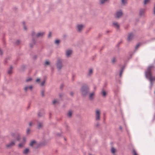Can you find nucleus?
Instances as JSON below:
<instances>
[{"label":"nucleus","mask_w":155,"mask_h":155,"mask_svg":"<svg viewBox=\"0 0 155 155\" xmlns=\"http://www.w3.org/2000/svg\"><path fill=\"white\" fill-rule=\"evenodd\" d=\"M89 88L87 85H83L80 91L82 96L83 97H85L87 96L89 92Z\"/></svg>","instance_id":"f257e3e1"},{"label":"nucleus","mask_w":155,"mask_h":155,"mask_svg":"<svg viewBox=\"0 0 155 155\" xmlns=\"http://www.w3.org/2000/svg\"><path fill=\"white\" fill-rule=\"evenodd\" d=\"M99 125V124L98 123V124H96V126L97 127H98Z\"/></svg>","instance_id":"4d7b16f0"},{"label":"nucleus","mask_w":155,"mask_h":155,"mask_svg":"<svg viewBox=\"0 0 155 155\" xmlns=\"http://www.w3.org/2000/svg\"><path fill=\"white\" fill-rule=\"evenodd\" d=\"M83 27V26L82 25H77V28H78V31H81Z\"/></svg>","instance_id":"2eb2a0df"},{"label":"nucleus","mask_w":155,"mask_h":155,"mask_svg":"<svg viewBox=\"0 0 155 155\" xmlns=\"http://www.w3.org/2000/svg\"><path fill=\"white\" fill-rule=\"evenodd\" d=\"M57 68L58 71H60L63 67L62 60L61 59H58L56 63Z\"/></svg>","instance_id":"f03ea898"},{"label":"nucleus","mask_w":155,"mask_h":155,"mask_svg":"<svg viewBox=\"0 0 155 155\" xmlns=\"http://www.w3.org/2000/svg\"><path fill=\"white\" fill-rule=\"evenodd\" d=\"M45 80H44L41 83V85L42 86H43L44 84H45Z\"/></svg>","instance_id":"e433bc0d"},{"label":"nucleus","mask_w":155,"mask_h":155,"mask_svg":"<svg viewBox=\"0 0 155 155\" xmlns=\"http://www.w3.org/2000/svg\"><path fill=\"white\" fill-rule=\"evenodd\" d=\"M29 89H30L31 90H32L33 88V87L32 86H28Z\"/></svg>","instance_id":"c03bdc74"},{"label":"nucleus","mask_w":155,"mask_h":155,"mask_svg":"<svg viewBox=\"0 0 155 155\" xmlns=\"http://www.w3.org/2000/svg\"><path fill=\"white\" fill-rule=\"evenodd\" d=\"M150 0H144V4L146 5L150 1Z\"/></svg>","instance_id":"7c9ffc66"},{"label":"nucleus","mask_w":155,"mask_h":155,"mask_svg":"<svg viewBox=\"0 0 155 155\" xmlns=\"http://www.w3.org/2000/svg\"><path fill=\"white\" fill-rule=\"evenodd\" d=\"M43 126V123L41 122H39L38 123V125L37 128L38 129H40Z\"/></svg>","instance_id":"dca6fc26"},{"label":"nucleus","mask_w":155,"mask_h":155,"mask_svg":"<svg viewBox=\"0 0 155 155\" xmlns=\"http://www.w3.org/2000/svg\"><path fill=\"white\" fill-rule=\"evenodd\" d=\"M15 144V143L14 141H12L10 143L8 144H7L6 145V146L8 148H9L11 147L12 146H14Z\"/></svg>","instance_id":"9d476101"},{"label":"nucleus","mask_w":155,"mask_h":155,"mask_svg":"<svg viewBox=\"0 0 155 155\" xmlns=\"http://www.w3.org/2000/svg\"><path fill=\"white\" fill-rule=\"evenodd\" d=\"M72 113L71 111H70L67 114L68 116L69 117H71L72 116Z\"/></svg>","instance_id":"a878e982"},{"label":"nucleus","mask_w":155,"mask_h":155,"mask_svg":"<svg viewBox=\"0 0 155 155\" xmlns=\"http://www.w3.org/2000/svg\"><path fill=\"white\" fill-rule=\"evenodd\" d=\"M110 31H109V30H108V31H106V34H107L108 33L110 32Z\"/></svg>","instance_id":"6e6d98bb"},{"label":"nucleus","mask_w":155,"mask_h":155,"mask_svg":"<svg viewBox=\"0 0 155 155\" xmlns=\"http://www.w3.org/2000/svg\"><path fill=\"white\" fill-rule=\"evenodd\" d=\"M100 113L99 110H97L96 112V120H99L100 119Z\"/></svg>","instance_id":"423d86ee"},{"label":"nucleus","mask_w":155,"mask_h":155,"mask_svg":"<svg viewBox=\"0 0 155 155\" xmlns=\"http://www.w3.org/2000/svg\"><path fill=\"white\" fill-rule=\"evenodd\" d=\"M28 87V86H26L24 87V89L25 92H26L29 89Z\"/></svg>","instance_id":"72a5a7b5"},{"label":"nucleus","mask_w":155,"mask_h":155,"mask_svg":"<svg viewBox=\"0 0 155 155\" xmlns=\"http://www.w3.org/2000/svg\"><path fill=\"white\" fill-rule=\"evenodd\" d=\"M114 155H116L115 154H114Z\"/></svg>","instance_id":"0e129e2a"},{"label":"nucleus","mask_w":155,"mask_h":155,"mask_svg":"<svg viewBox=\"0 0 155 155\" xmlns=\"http://www.w3.org/2000/svg\"><path fill=\"white\" fill-rule=\"evenodd\" d=\"M41 95L42 97L44 96V90H42L41 91Z\"/></svg>","instance_id":"c9c22d12"},{"label":"nucleus","mask_w":155,"mask_h":155,"mask_svg":"<svg viewBox=\"0 0 155 155\" xmlns=\"http://www.w3.org/2000/svg\"><path fill=\"white\" fill-rule=\"evenodd\" d=\"M32 125V123L31 122H30L29 123V126H31Z\"/></svg>","instance_id":"864d4df0"},{"label":"nucleus","mask_w":155,"mask_h":155,"mask_svg":"<svg viewBox=\"0 0 155 155\" xmlns=\"http://www.w3.org/2000/svg\"><path fill=\"white\" fill-rule=\"evenodd\" d=\"M127 0H121L122 3L123 5H124L127 2Z\"/></svg>","instance_id":"cd10ccee"},{"label":"nucleus","mask_w":155,"mask_h":155,"mask_svg":"<svg viewBox=\"0 0 155 155\" xmlns=\"http://www.w3.org/2000/svg\"><path fill=\"white\" fill-rule=\"evenodd\" d=\"M35 44H34V43H33V44H30V47L31 48H33V45H34Z\"/></svg>","instance_id":"58836bf2"},{"label":"nucleus","mask_w":155,"mask_h":155,"mask_svg":"<svg viewBox=\"0 0 155 155\" xmlns=\"http://www.w3.org/2000/svg\"><path fill=\"white\" fill-rule=\"evenodd\" d=\"M145 9H140V10L139 15L140 16H142L145 13Z\"/></svg>","instance_id":"9b49d317"},{"label":"nucleus","mask_w":155,"mask_h":155,"mask_svg":"<svg viewBox=\"0 0 155 155\" xmlns=\"http://www.w3.org/2000/svg\"><path fill=\"white\" fill-rule=\"evenodd\" d=\"M59 96L60 98H61L63 96V95L61 94H59Z\"/></svg>","instance_id":"de8ad7c7"},{"label":"nucleus","mask_w":155,"mask_h":155,"mask_svg":"<svg viewBox=\"0 0 155 155\" xmlns=\"http://www.w3.org/2000/svg\"><path fill=\"white\" fill-rule=\"evenodd\" d=\"M134 35L132 32H131L128 34L127 38V41H130L133 39Z\"/></svg>","instance_id":"39448f33"},{"label":"nucleus","mask_w":155,"mask_h":155,"mask_svg":"<svg viewBox=\"0 0 155 155\" xmlns=\"http://www.w3.org/2000/svg\"><path fill=\"white\" fill-rule=\"evenodd\" d=\"M99 35L100 36H102V35L101 34H99Z\"/></svg>","instance_id":"052dcab7"},{"label":"nucleus","mask_w":155,"mask_h":155,"mask_svg":"<svg viewBox=\"0 0 155 155\" xmlns=\"http://www.w3.org/2000/svg\"><path fill=\"white\" fill-rule=\"evenodd\" d=\"M38 116L39 117H41L42 116L41 115V113L40 112H39L38 114Z\"/></svg>","instance_id":"09e8293b"},{"label":"nucleus","mask_w":155,"mask_h":155,"mask_svg":"<svg viewBox=\"0 0 155 155\" xmlns=\"http://www.w3.org/2000/svg\"><path fill=\"white\" fill-rule=\"evenodd\" d=\"M58 101L56 100H54L53 101V104H54L56 103H57Z\"/></svg>","instance_id":"37998d69"},{"label":"nucleus","mask_w":155,"mask_h":155,"mask_svg":"<svg viewBox=\"0 0 155 155\" xmlns=\"http://www.w3.org/2000/svg\"><path fill=\"white\" fill-rule=\"evenodd\" d=\"M113 25L117 28H119V25L117 24V23L114 22L113 23Z\"/></svg>","instance_id":"f3484780"},{"label":"nucleus","mask_w":155,"mask_h":155,"mask_svg":"<svg viewBox=\"0 0 155 155\" xmlns=\"http://www.w3.org/2000/svg\"><path fill=\"white\" fill-rule=\"evenodd\" d=\"M23 24L24 25V28L25 29V30H26L27 29V28L26 27V26L25 25V22H23Z\"/></svg>","instance_id":"a18cd8bd"},{"label":"nucleus","mask_w":155,"mask_h":155,"mask_svg":"<svg viewBox=\"0 0 155 155\" xmlns=\"http://www.w3.org/2000/svg\"><path fill=\"white\" fill-rule=\"evenodd\" d=\"M11 135L12 137H14V138H15L16 140L19 141L20 140V137L19 134H17L16 137H15V134L14 133H12Z\"/></svg>","instance_id":"0eeeda50"},{"label":"nucleus","mask_w":155,"mask_h":155,"mask_svg":"<svg viewBox=\"0 0 155 155\" xmlns=\"http://www.w3.org/2000/svg\"><path fill=\"white\" fill-rule=\"evenodd\" d=\"M13 68V67L12 65H11L10 67V68L8 69V74H10L12 73V70Z\"/></svg>","instance_id":"a211bd4d"},{"label":"nucleus","mask_w":155,"mask_h":155,"mask_svg":"<svg viewBox=\"0 0 155 155\" xmlns=\"http://www.w3.org/2000/svg\"><path fill=\"white\" fill-rule=\"evenodd\" d=\"M26 138L25 137H23V143L24 144V143L25 142H26Z\"/></svg>","instance_id":"4c0bfd02"},{"label":"nucleus","mask_w":155,"mask_h":155,"mask_svg":"<svg viewBox=\"0 0 155 155\" xmlns=\"http://www.w3.org/2000/svg\"><path fill=\"white\" fill-rule=\"evenodd\" d=\"M101 94L104 97H105L107 95V93L106 91H104V89H102L101 92Z\"/></svg>","instance_id":"4468645a"},{"label":"nucleus","mask_w":155,"mask_h":155,"mask_svg":"<svg viewBox=\"0 0 155 155\" xmlns=\"http://www.w3.org/2000/svg\"><path fill=\"white\" fill-rule=\"evenodd\" d=\"M64 140H66V139L65 138H64Z\"/></svg>","instance_id":"680f3d73"},{"label":"nucleus","mask_w":155,"mask_h":155,"mask_svg":"<svg viewBox=\"0 0 155 155\" xmlns=\"http://www.w3.org/2000/svg\"><path fill=\"white\" fill-rule=\"evenodd\" d=\"M40 81V79H39V78H38L36 80V82H39V81Z\"/></svg>","instance_id":"3c124183"},{"label":"nucleus","mask_w":155,"mask_h":155,"mask_svg":"<svg viewBox=\"0 0 155 155\" xmlns=\"http://www.w3.org/2000/svg\"><path fill=\"white\" fill-rule=\"evenodd\" d=\"M50 64V62L48 61H46L45 63V65H48Z\"/></svg>","instance_id":"f704fd0d"},{"label":"nucleus","mask_w":155,"mask_h":155,"mask_svg":"<svg viewBox=\"0 0 155 155\" xmlns=\"http://www.w3.org/2000/svg\"><path fill=\"white\" fill-rule=\"evenodd\" d=\"M74 94V93L73 92H70V94L71 96H73Z\"/></svg>","instance_id":"49530a36"},{"label":"nucleus","mask_w":155,"mask_h":155,"mask_svg":"<svg viewBox=\"0 0 155 155\" xmlns=\"http://www.w3.org/2000/svg\"><path fill=\"white\" fill-rule=\"evenodd\" d=\"M116 61L115 58H114L112 60V62L113 63H114Z\"/></svg>","instance_id":"79ce46f5"},{"label":"nucleus","mask_w":155,"mask_h":155,"mask_svg":"<svg viewBox=\"0 0 155 155\" xmlns=\"http://www.w3.org/2000/svg\"><path fill=\"white\" fill-rule=\"evenodd\" d=\"M63 87H64V84H61L60 87V89L61 90H62L63 89Z\"/></svg>","instance_id":"ea45409f"},{"label":"nucleus","mask_w":155,"mask_h":155,"mask_svg":"<svg viewBox=\"0 0 155 155\" xmlns=\"http://www.w3.org/2000/svg\"><path fill=\"white\" fill-rule=\"evenodd\" d=\"M20 41L19 40H17L15 42V44L16 45H18L20 43Z\"/></svg>","instance_id":"aec40b11"},{"label":"nucleus","mask_w":155,"mask_h":155,"mask_svg":"<svg viewBox=\"0 0 155 155\" xmlns=\"http://www.w3.org/2000/svg\"><path fill=\"white\" fill-rule=\"evenodd\" d=\"M32 78H29L26 79V82H28L32 81Z\"/></svg>","instance_id":"c756f323"},{"label":"nucleus","mask_w":155,"mask_h":155,"mask_svg":"<svg viewBox=\"0 0 155 155\" xmlns=\"http://www.w3.org/2000/svg\"><path fill=\"white\" fill-rule=\"evenodd\" d=\"M133 155H138L137 153L136 150L134 149L133 150V152H132Z\"/></svg>","instance_id":"4be33fe9"},{"label":"nucleus","mask_w":155,"mask_h":155,"mask_svg":"<svg viewBox=\"0 0 155 155\" xmlns=\"http://www.w3.org/2000/svg\"><path fill=\"white\" fill-rule=\"evenodd\" d=\"M116 150L115 149L114 147H112L111 149V152L113 153L114 154Z\"/></svg>","instance_id":"5701e85b"},{"label":"nucleus","mask_w":155,"mask_h":155,"mask_svg":"<svg viewBox=\"0 0 155 155\" xmlns=\"http://www.w3.org/2000/svg\"><path fill=\"white\" fill-rule=\"evenodd\" d=\"M31 130L29 128H28L26 131V134L27 135L29 134L30 133Z\"/></svg>","instance_id":"393cba45"},{"label":"nucleus","mask_w":155,"mask_h":155,"mask_svg":"<svg viewBox=\"0 0 155 155\" xmlns=\"http://www.w3.org/2000/svg\"><path fill=\"white\" fill-rule=\"evenodd\" d=\"M72 51L71 50H69L66 51V57L67 58L71 56V55L72 54Z\"/></svg>","instance_id":"1a4fd4ad"},{"label":"nucleus","mask_w":155,"mask_h":155,"mask_svg":"<svg viewBox=\"0 0 155 155\" xmlns=\"http://www.w3.org/2000/svg\"><path fill=\"white\" fill-rule=\"evenodd\" d=\"M8 58H6L5 59V62H6V60H7L8 59Z\"/></svg>","instance_id":"bf43d9fd"},{"label":"nucleus","mask_w":155,"mask_h":155,"mask_svg":"<svg viewBox=\"0 0 155 155\" xmlns=\"http://www.w3.org/2000/svg\"><path fill=\"white\" fill-rule=\"evenodd\" d=\"M123 15V13L121 10L117 12L115 15V18H119L121 17Z\"/></svg>","instance_id":"7ed1b4c3"},{"label":"nucleus","mask_w":155,"mask_h":155,"mask_svg":"<svg viewBox=\"0 0 155 155\" xmlns=\"http://www.w3.org/2000/svg\"><path fill=\"white\" fill-rule=\"evenodd\" d=\"M57 135L58 136H61V134H58Z\"/></svg>","instance_id":"13d9d810"},{"label":"nucleus","mask_w":155,"mask_h":155,"mask_svg":"<svg viewBox=\"0 0 155 155\" xmlns=\"http://www.w3.org/2000/svg\"><path fill=\"white\" fill-rule=\"evenodd\" d=\"M3 54V52L1 50V49H0V55H2Z\"/></svg>","instance_id":"8fccbe9b"},{"label":"nucleus","mask_w":155,"mask_h":155,"mask_svg":"<svg viewBox=\"0 0 155 155\" xmlns=\"http://www.w3.org/2000/svg\"><path fill=\"white\" fill-rule=\"evenodd\" d=\"M51 32H50L48 36V38H50L51 37Z\"/></svg>","instance_id":"a19ab883"},{"label":"nucleus","mask_w":155,"mask_h":155,"mask_svg":"<svg viewBox=\"0 0 155 155\" xmlns=\"http://www.w3.org/2000/svg\"><path fill=\"white\" fill-rule=\"evenodd\" d=\"M140 45V43H139L137 44L136 46L135 47V49L137 50V49L139 46Z\"/></svg>","instance_id":"473e14b6"},{"label":"nucleus","mask_w":155,"mask_h":155,"mask_svg":"<svg viewBox=\"0 0 155 155\" xmlns=\"http://www.w3.org/2000/svg\"><path fill=\"white\" fill-rule=\"evenodd\" d=\"M94 95V93H91L89 95V98L90 99H91L93 96Z\"/></svg>","instance_id":"b1692460"},{"label":"nucleus","mask_w":155,"mask_h":155,"mask_svg":"<svg viewBox=\"0 0 155 155\" xmlns=\"http://www.w3.org/2000/svg\"><path fill=\"white\" fill-rule=\"evenodd\" d=\"M60 42V41L59 40H56L55 41V43L57 44H59Z\"/></svg>","instance_id":"2f4dec72"},{"label":"nucleus","mask_w":155,"mask_h":155,"mask_svg":"<svg viewBox=\"0 0 155 155\" xmlns=\"http://www.w3.org/2000/svg\"><path fill=\"white\" fill-rule=\"evenodd\" d=\"M125 68V66H123L121 67V69L120 71V74H119V76L120 77H122V74L123 73L124 70Z\"/></svg>","instance_id":"f8f14e48"},{"label":"nucleus","mask_w":155,"mask_h":155,"mask_svg":"<svg viewBox=\"0 0 155 155\" xmlns=\"http://www.w3.org/2000/svg\"><path fill=\"white\" fill-rule=\"evenodd\" d=\"M37 58V56L36 55H35L34 57V59H35Z\"/></svg>","instance_id":"5fc2aeb1"},{"label":"nucleus","mask_w":155,"mask_h":155,"mask_svg":"<svg viewBox=\"0 0 155 155\" xmlns=\"http://www.w3.org/2000/svg\"><path fill=\"white\" fill-rule=\"evenodd\" d=\"M45 34V32H42L38 33L36 35V37L38 38L39 37H42Z\"/></svg>","instance_id":"6e6552de"},{"label":"nucleus","mask_w":155,"mask_h":155,"mask_svg":"<svg viewBox=\"0 0 155 155\" xmlns=\"http://www.w3.org/2000/svg\"><path fill=\"white\" fill-rule=\"evenodd\" d=\"M119 128L120 130H121V131L122 130V127L121 126H120L119 127Z\"/></svg>","instance_id":"603ef678"},{"label":"nucleus","mask_w":155,"mask_h":155,"mask_svg":"<svg viewBox=\"0 0 155 155\" xmlns=\"http://www.w3.org/2000/svg\"><path fill=\"white\" fill-rule=\"evenodd\" d=\"M107 0H100V2L101 4H103L106 2Z\"/></svg>","instance_id":"412c9836"},{"label":"nucleus","mask_w":155,"mask_h":155,"mask_svg":"<svg viewBox=\"0 0 155 155\" xmlns=\"http://www.w3.org/2000/svg\"><path fill=\"white\" fill-rule=\"evenodd\" d=\"M36 35L35 32L34 31L32 32L31 35L32 37V41L34 44H36V40L35 39V38H36Z\"/></svg>","instance_id":"20e7f679"},{"label":"nucleus","mask_w":155,"mask_h":155,"mask_svg":"<svg viewBox=\"0 0 155 155\" xmlns=\"http://www.w3.org/2000/svg\"><path fill=\"white\" fill-rule=\"evenodd\" d=\"M154 40H155V38L154 39Z\"/></svg>","instance_id":"e2e57ef3"},{"label":"nucleus","mask_w":155,"mask_h":155,"mask_svg":"<svg viewBox=\"0 0 155 155\" xmlns=\"http://www.w3.org/2000/svg\"><path fill=\"white\" fill-rule=\"evenodd\" d=\"M36 144V142L35 140L31 141L29 144V146L31 147H33Z\"/></svg>","instance_id":"ddd939ff"},{"label":"nucleus","mask_w":155,"mask_h":155,"mask_svg":"<svg viewBox=\"0 0 155 155\" xmlns=\"http://www.w3.org/2000/svg\"><path fill=\"white\" fill-rule=\"evenodd\" d=\"M24 145V144L23 143H20L18 144V147L19 148H22L23 147Z\"/></svg>","instance_id":"bb28decb"},{"label":"nucleus","mask_w":155,"mask_h":155,"mask_svg":"<svg viewBox=\"0 0 155 155\" xmlns=\"http://www.w3.org/2000/svg\"><path fill=\"white\" fill-rule=\"evenodd\" d=\"M93 73V70L92 69H91L89 70V71L88 73V75L90 76Z\"/></svg>","instance_id":"c85d7f7f"},{"label":"nucleus","mask_w":155,"mask_h":155,"mask_svg":"<svg viewBox=\"0 0 155 155\" xmlns=\"http://www.w3.org/2000/svg\"><path fill=\"white\" fill-rule=\"evenodd\" d=\"M29 151V150L28 148H26L25 149L23 152V153L24 154H27Z\"/></svg>","instance_id":"6ab92c4d"}]
</instances>
